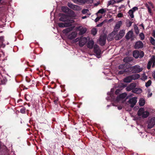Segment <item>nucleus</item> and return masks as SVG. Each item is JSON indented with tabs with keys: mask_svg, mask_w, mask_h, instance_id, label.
<instances>
[{
	"mask_svg": "<svg viewBox=\"0 0 155 155\" xmlns=\"http://www.w3.org/2000/svg\"><path fill=\"white\" fill-rule=\"evenodd\" d=\"M137 114L143 118H146L149 115L150 113L148 111H145L143 108H141L138 110Z\"/></svg>",
	"mask_w": 155,
	"mask_h": 155,
	"instance_id": "f257e3e1",
	"label": "nucleus"
},
{
	"mask_svg": "<svg viewBox=\"0 0 155 155\" xmlns=\"http://www.w3.org/2000/svg\"><path fill=\"white\" fill-rule=\"evenodd\" d=\"M128 72H132V73H138L142 70V68L140 66L136 65L134 66L129 67L127 68Z\"/></svg>",
	"mask_w": 155,
	"mask_h": 155,
	"instance_id": "f03ea898",
	"label": "nucleus"
},
{
	"mask_svg": "<svg viewBox=\"0 0 155 155\" xmlns=\"http://www.w3.org/2000/svg\"><path fill=\"white\" fill-rule=\"evenodd\" d=\"M79 41V45L81 47H83L87 42V39L84 37H81L80 38H78L75 40V41L77 42Z\"/></svg>",
	"mask_w": 155,
	"mask_h": 155,
	"instance_id": "7ed1b4c3",
	"label": "nucleus"
},
{
	"mask_svg": "<svg viewBox=\"0 0 155 155\" xmlns=\"http://www.w3.org/2000/svg\"><path fill=\"white\" fill-rule=\"evenodd\" d=\"M144 52L142 51H139L137 50H135L133 52V56L136 58L139 57L141 58L144 56Z\"/></svg>",
	"mask_w": 155,
	"mask_h": 155,
	"instance_id": "20e7f679",
	"label": "nucleus"
},
{
	"mask_svg": "<svg viewBox=\"0 0 155 155\" xmlns=\"http://www.w3.org/2000/svg\"><path fill=\"white\" fill-rule=\"evenodd\" d=\"M147 128L150 129L153 127L155 124V117H153L149 119L147 122Z\"/></svg>",
	"mask_w": 155,
	"mask_h": 155,
	"instance_id": "39448f33",
	"label": "nucleus"
},
{
	"mask_svg": "<svg viewBox=\"0 0 155 155\" xmlns=\"http://www.w3.org/2000/svg\"><path fill=\"white\" fill-rule=\"evenodd\" d=\"M74 20H69V22L68 23H59L58 24V25L61 28L67 27L71 26V24L74 23Z\"/></svg>",
	"mask_w": 155,
	"mask_h": 155,
	"instance_id": "423d86ee",
	"label": "nucleus"
},
{
	"mask_svg": "<svg viewBox=\"0 0 155 155\" xmlns=\"http://www.w3.org/2000/svg\"><path fill=\"white\" fill-rule=\"evenodd\" d=\"M153 63V65L152 66V67H154L155 66V56L154 55H153L150 59V60L149 61L147 65V68L149 69L151 67V66Z\"/></svg>",
	"mask_w": 155,
	"mask_h": 155,
	"instance_id": "0eeeda50",
	"label": "nucleus"
},
{
	"mask_svg": "<svg viewBox=\"0 0 155 155\" xmlns=\"http://www.w3.org/2000/svg\"><path fill=\"white\" fill-rule=\"evenodd\" d=\"M59 20L61 21L68 23L69 22V20H72L68 18V15L64 14H62L61 15V17L60 18Z\"/></svg>",
	"mask_w": 155,
	"mask_h": 155,
	"instance_id": "6e6552de",
	"label": "nucleus"
},
{
	"mask_svg": "<svg viewBox=\"0 0 155 155\" xmlns=\"http://www.w3.org/2000/svg\"><path fill=\"white\" fill-rule=\"evenodd\" d=\"M106 39V36L105 35H101L99 39V43L100 44L103 46L105 44V42Z\"/></svg>",
	"mask_w": 155,
	"mask_h": 155,
	"instance_id": "1a4fd4ad",
	"label": "nucleus"
},
{
	"mask_svg": "<svg viewBox=\"0 0 155 155\" xmlns=\"http://www.w3.org/2000/svg\"><path fill=\"white\" fill-rule=\"evenodd\" d=\"M77 29L79 31L78 34L80 35H83L84 34L87 30L86 28L83 27L82 26H79L77 27Z\"/></svg>",
	"mask_w": 155,
	"mask_h": 155,
	"instance_id": "9d476101",
	"label": "nucleus"
},
{
	"mask_svg": "<svg viewBox=\"0 0 155 155\" xmlns=\"http://www.w3.org/2000/svg\"><path fill=\"white\" fill-rule=\"evenodd\" d=\"M137 98L135 97L132 98L129 100L128 102L131 104L130 107H133L136 104L137 102Z\"/></svg>",
	"mask_w": 155,
	"mask_h": 155,
	"instance_id": "9b49d317",
	"label": "nucleus"
},
{
	"mask_svg": "<svg viewBox=\"0 0 155 155\" xmlns=\"http://www.w3.org/2000/svg\"><path fill=\"white\" fill-rule=\"evenodd\" d=\"M94 48V52L97 55H100L101 53V51L97 45H95Z\"/></svg>",
	"mask_w": 155,
	"mask_h": 155,
	"instance_id": "f8f14e48",
	"label": "nucleus"
},
{
	"mask_svg": "<svg viewBox=\"0 0 155 155\" xmlns=\"http://www.w3.org/2000/svg\"><path fill=\"white\" fill-rule=\"evenodd\" d=\"M125 33L124 30H120L119 34L117 35H116V39L118 40L124 36Z\"/></svg>",
	"mask_w": 155,
	"mask_h": 155,
	"instance_id": "ddd939ff",
	"label": "nucleus"
},
{
	"mask_svg": "<svg viewBox=\"0 0 155 155\" xmlns=\"http://www.w3.org/2000/svg\"><path fill=\"white\" fill-rule=\"evenodd\" d=\"M68 6L70 8L74 10H79L80 9V7L76 5H74L71 3H68Z\"/></svg>",
	"mask_w": 155,
	"mask_h": 155,
	"instance_id": "4468645a",
	"label": "nucleus"
},
{
	"mask_svg": "<svg viewBox=\"0 0 155 155\" xmlns=\"http://www.w3.org/2000/svg\"><path fill=\"white\" fill-rule=\"evenodd\" d=\"M78 33L76 31L72 32L71 34H69L68 36V39L70 40L73 39L75 38L77 35Z\"/></svg>",
	"mask_w": 155,
	"mask_h": 155,
	"instance_id": "2eb2a0df",
	"label": "nucleus"
},
{
	"mask_svg": "<svg viewBox=\"0 0 155 155\" xmlns=\"http://www.w3.org/2000/svg\"><path fill=\"white\" fill-rule=\"evenodd\" d=\"M136 87V84L134 83H132L128 86L126 88V90L127 91H130L133 90Z\"/></svg>",
	"mask_w": 155,
	"mask_h": 155,
	"instance_id": "dca6fc26",
	"label": "nucleus"
},
{
	"mask_svg": "<svg viewBox=\"0 0 155 155\" xmlns=\"http://www.w3.org/2000/svg\"><path fill=\"white\" fill-rule=\"evenodd\" d=\"M122 24V21H120L117 22L114 28V31H118V29L120 28Z\"/></svg>",
	"mask_w": 155,
	"mask_h": 155,
	"instance_id": "f3484780",
	"label": "nucleus"
},
{
	"mask_svg": "<svg viewBox=\"0 0 155 155\" xmlns=\"http://www.w3.org/2000/svg\"><path fill=\"white\" fill-rule=\"evenodd\" d=\"M143 46V44L141 41L137 42L135 44L134 47L135 49L142 48Z\"/></svg>",
	"mask_w": 155,
	"mask_h": 155,
	"instance_id": "a211bd4d",
	"label": "nucleus"
},
{
	"mask_svg": "<svg viewBox=\"0 0 155 155\" xmlns=\"http://www.w3.org/2000/svg\"><path fill=\"white\" fill-rule=\"evenodd\" d=\"M133 32L132 31H129L125 36V38L126 39L129 40L133 36Z\"/></svg>",
	"mask_w": 155,
	"mask_h": 155,
	"instance_id": "6ab92c4d",
	"label": "nucleus"
},
{
	"mask_svg": "<svg viewBox=\"0 0 155 155\" xmlns=\"http://www.w3.org/2000/svg\"><path fill=\"white\" fill-rule=\"evenodd\" d=\"M132 91L137 94H140L142 92V90L140 88H136L133 90Z\"/></svg>",
	"mask_w": 155,
	"mask_h": 155,
	"instance_id": "aec40b11",
	"label": "nucleus"
},
{
	"mask_svg": "<svg viewBox=\"0 0 155 155\" xmlns=\"http://www.w3.org/2000/svg\"><path fill=\"white\" fill-rule=\"evenodd\" d=\"M73 28L74 27H72L64 29L63 31L62 32L63 33L67 34L70 31H72L73 29Z\"/></svg>",
	"mask_w": 155,
	"mask_h": 155,
	"instance_id": "412c9836",
	"label": "nucleus"
},
{
	"mask_svg": "<svg viewBox=\"0 0 155 155\" xmlns=\"http://www.w3.org/2000/svg\"><path fill=\"white\" fill-rule=\"evenodd\" d=\"M94 45V42L93 40L89 41L87 44V47L88 48L90 49H91L93 48Z\"/></svg>",
	"mask_w": 155,
	"mask_h": 155,
	"instance_id": "4be33fe9",
	"label": "nucleus"
},
{
	"mask_svg": "<svg viewBox=\"0 0 155 155\" xmlns=\"http://www.w3.org/2000/svg\"><path fill=\"white\" fill-rule=\"evenodd\" d=\"M127 64H122L120 65L118 67L119 69L123 70H127Z\"/></svg>",
	"mask_w": 155,
	"mask_h": 155,
	"instance_id": "5701e85b",
	"label": "nucleus"
},
{
	"mask_svg": "<svg viewBox=\"0 0 155 155\" xmlns=\"http://www.w3.org/2000/svg\"><path fill=\"white\" fill-rule=\"evenodd\" d=\"M61 9L62 11L65 13H68L69 12L70 9L69 8L65 6H63L61 7Z\"/></svg>",
	"mask_w": 155,
	"mask_h": 155,
	"instance_id": "b1692460",
	"label": "nucleus"
},
{
	"mask_svg": "<svg viewBox=\"0 0 155 155\" xmlns=\"http://www.w3.org/2000/svg\"><path fill=\"white\" fill-rule=\"evenodd\" d=\"M132 80H135L139 78L140 75L138 74H135L131 75Z\"/></svg>",
	"mask_w": 155,
	"mask_h": 155,
	"instance_id": "393cba45",
	"label": "nucleus"
},
{
	"mask_svg": "<svg viewBox=\"0 0 155 155\" xmlns=\"http://www.w3.org/2000/svg\"><path fill=\"white\" fill-rule=\"evenodd\" d=\"M132 80V79L130 76L127 77L124 79V82L126 83H129Z\"/></svg>",
	"mask_w": 155,
	"mask_h": 155,
	"instance_id": "a878e982",
	"label": "nucleus"
},
{
	"mask_svg": "<svg viewBox=\"0 0 155 155\" xmlns=\"http://www.w3.org/2000/svg\"><path fill=\"white\" fill-rule=\"evenodd\" d=\"M132 61V58L130 57H127L123 59V61L124 62L128 63Z\"/></svg>",
	"mask_w": 155,
	"mask_h": 155,
	"instance_id": "bb28decb",
	"label": "nucleus"
},
{
	"mask_svg": "<svg viewBox=\"0 0 155 155\" xmlns=\"http://www.w3.org/2000/svg\"><path fill=\"white\" fill-rule=\"evenodd\" d=\"M139 103L140 106H143L145 104V101L143 98H140L139 100Z\"/></svg>",
	"mask_w": 155,
	"mask_h": 155,
	"instance_id": "cd10ccee",
	"label": "nucleus"
},
{
	"mask_svg": "<svg viewBox=\"0 0 155 155\" xmlns=\"http://www.w3.org/2000/svg\"><path fill=\"white\" fill-rule=\"evenodd\" d=\"M115 3H116V1L114 0H110L108 2L107 6H108L111 5H113Z\"/></svg>",
	"mask_w": 155,
	"mask_h": 155,
	"instance_id": "c85d7f7f",
	"label": "nucleus"
},
{
	"mask_svg": "<svg viewBox=\"0 0 155 155\" xmlns=\"http://www.w3.org/2000/svg\"><path fill=\"white\" fill-rule=\"evenodd\" d=\"M129 14L130 15V17L131 18H133L134 17V15H133L134 13V11H133L132 10L130 9L129 12H128Z\"/></svg>",
	"mask_w": 155,
	"mask_h": 155,
	"instance_id": "c756f323",
	"label": "nucleus"
},
{
	"mask_svg": "<svg viewBox=\"0 0 155 155\" xmlns=\"http://www.w3.org/2000/svg\"><path fill=\"white\" fill-rule=\"evenodd\" d=\"M151 81L150 80H149L146 83L145 86L146 87H148L150 86L151 84Z\"/></svg>",
	"mask_w": 155,
	"mask_h": 155,
	"instance_id": "7c9ffc66",
	"label": "nucleus"
},
{
	"mask_svg": "<svg viewBox=\"0 0 155 155\" xmlns=\"http://www.w3.org/2000/svg\"><path fill=\"white\" fill-rule=\"evenodd\" d=\"M127 96L126 94L125 93H122L119 95V97L121 98H125Z\"/></svg>",
	"mask_w": 155,
	"mask_h": 155,
	"instance_id": "2f4dec72",
	"label": "nucleus"
},
{
	"mask_svg": "<svg viewBox=\"0 0 155 155\" xmlns=\"http://www.w3.org/2000/svg\"><path fill=\"white\" fill-rule=\"evenodd\" d=\"M128 70H122L120 71H119L118 72V74H124L125 72H128Z\"/></svg>",
	"mask_w": 155,
	"mask_h": 155,
	"instance_id": "473e14b6",
	"label": "nucleus"
},
{
	"mask_svg": "<svg viewBox=\"0 0 155 155\" xmlns=\"http://www.w3.org/2000/svg\"><path fill=\"white\" fill-rule=\"evenodd\" d=\"M105 12V11L104 10V9L102 8L100 10H99L98 12L96 14L97 15V14L99 13H100L101 14H103Z\"/></svg>",
	"mask_w": 155,
	"mask_h": 155,
	"instance_id": "72a5a7b5",
	"label": "nucleus"
},
{
	"mask_svg": "<svg viewBox=\"0 0 155 155\" xmlns=\"http://www.w3.org/2000/svg\"><path fill=\"white\" fill-rule=\"evenodd\" d=\"M150 41L152 45H155V40L152 37L150 38Z\"/></svg>",
	"mask_w": 155,
	"mask_h": 155,
	"instance_id": "f704fd0d",
	"label": "nucleus"
},
{
	"mask_svg": "<svg viewBox=\"0 0 155 155\" xmlns=\"http://www.w3.org/2000/svg\"><path fill=\"white\" fill-rule=\"evenodd\" d=\"M91 33L94 35H95L97 33V30L96 28H93L91 30Z\"/></svg>",
	"mask_w": 155,
	"mask_h": 155,
	"instance_id": "c9c22d12",
	"label": "nucleus"
},
{
	"mask_svg": "<svg viewBox=\"0 0 155 155\" xmlns=\"http://www.w3.org/2000/svg\"><path fill=\"white\" fill-rule=\"evenodd\" d=\"M139 35L141 40H143L144 39L145 36L144 34L143 33H140Z\"/></svg>",
	"mask_w": 155,
	"mask_h": 155,
	"instance_id": "e433bc0d",
	"label": "nucleus"
},
{
	"mask_svg": "<svg viewBox=\"0 0 155 155\" xmlns=\"http://www.w3.org/2000/svg\"><path fill=\"white\" fill-rule=\"evenodd\" d=\"M134 29L135 30L136 33L137 34H138V33H139V30L138 29V27L137 26H135L134 27Z\"/></svg>",
	"mask_w": 155,
	"mask_h": 155,
	"instance_id": "4c0bfd02",
	"label": "nucleus"
},
{
	"mask_svg": "<svg viewBox=\"0 0 155 155\" xmlns=\"http://www.w3.org/2000/svg\"><path fill=\"white\" fill-rule=\"evenodd\" d=\"M89 11V10L88 9H84L82 10V13L84 14L87 13Z\"/></svg>",
	"mask_w": 155,
	"mask_h": 155,
	"instance_id": "58836bf2",
	"label": "nucleus"
},
{
	"mask_svg": "<svg viewBox=\"0 0 155 155\" xmlns=\"http://www.w3.org/2000/svg\"><path fill=\"white\" fill-rule=\"evenodd\" d=\"M93 0H85V3H87L88 4L91 3L93 2Z\"/></svg>",
	"mask_w": 155,
	"mask_h": 155,
	"instance_id": "ea45409f",
	"label": "nucleus"
},
{
	"mask_svg": "<svg viewBox=\"0 0 155 155\" xmlns=\"http://www.w3.org/2000/svg\"><path fill=\"white\" fill-rule=\"evenodd\" d=\"M102 18V16H100L97 17L95 20V21L96 22L98 21L101 18Z\"/></svg>",
	"mask_w": 155,
	"mask_h": 155,
	"instance_id": "a19ab883",
	"label": "nucleus"
},
{
	"mask_svg": "<svg viewBox=\"0 0 155 155\" xmlns=\"http://www.w3.org/2000/svg\"><path fill=\"white\" fill-rule=\"evenodd\" d=\"M113 38L111 35L108 36L107 38V40L108 41H111L112 40Z\"/></svg>",
	"mask_w": 155,
	"mask_h": 155,
	"instance_id": "79ce46f5",
	"label": "nucleus"
},
{
	"mask_svg": "<svg viewBox=\"0 0 155 155\" xmlns=\"http://www.w3.org/2000/svg\"><path fill=\"white\" fill-rule=\"evenodd\" d=\"M85 0H78V3H85Z\"/></svg>",
	"mask_w": 155,
	"mask_h": 155,
	"instance_id": "37998d69",
	"label": "nucleus"
},
{
	"mask_svg": "<svg viewBox=\"0 0 155 155\" xmlns=\"http://www.w3.org/2000/svg\"><path fill=\"white\" fill-rule=\"evenodd\" d=\"M120 91V89H117L116 91L115 92V93L117 95L119 93Z\"/></svg>",
	"mask_w": 155,
	"mask_h": 155,
	"instance_id": "c03bdc74",
	"label": "nucleus"
},
{
	"mask_svg": "<svg viewBox=\"0 0 155 155\" xmlns=\"http://www.w3.org/2000/svg\"><path fill=\"white\" fill-rule=\"evenodd\" d=\"M138 9V8L137 7H133L132 9L131 10H133L134 11V12L136 10H137Z\"/></svg>",
	"mask_w": 155,
	"mask_h": 155,
	"instance_id": "a18cd8bd",
	"label": "nucleus"
},
{
	"mask_svg": "<svg viewBox=\"0 0 155 155\" xmlns=\"http://www.w3.org/2000/svg\"><path fill=\"white\" fill-rule=\"evenodd\" d=\"M104 21H103V22H101V23L97 25V27L101 26L102 25H103V24H104Z\"/></svg>",
	"mask_w": 155,
	"mask_h": 155,
	"instance_id": "49530a36",
	"label": "nucleus"
},
{
	"mask_svg": "<svg viewBox=\"0 0 155 155\" xmlns=\"http://www.w3.org/2000/svg\"><path fill=\"white\" fill-rule=\"evenodd\" d=\"M123 16V15L122 13H119L117 15V16L119 17V18H120V17H122Z\"/></svg>",
	"mask_w": 155,
	"mask_h": 155,
	"instance_id": "de8ad7c7",
	"label": "nucleus"
},
{
	"mask_svg": "<svg viewBox=\"0 0 155 155\" xmlns=\"http://www.w3.org/2000/svg\"><path fill=\"white\" fill-rule=\"evenodd\" d=\"M152 35L155 38V31L153 30L152 34Z\"/></svg>",
	"mask_w": 155,
	"mask_h": 155,
	"instance_id": "09e8293b",
	"label": "nucleus"
},
{
	"mask_svg": "<svg viewBox=\"0 0 155 155\" xmlns=\"http://www.w3.org/2000/svg\"><path fill=\"white\" fill-rule=\"evenodd\" d=\"M153 78L155 79V70L153 72Z\"/></svg>",
	"mask_w": 155,
	"mask_h": 155,
	"instance_id": "8fccbe9b",
	"label": "nucleus"
},
{
	"mask_svg": "<svg viewBox=\"0 0 155 155\" xmlns=\"http://www.w3.org/2000/svg\"><path fill=\"white\" fill-rule=\"evenodd\" d=\"M72 1L75 3L76 4H78V0H72Z\"/></svg>",
	"mask_w": 155,
	"mask_h": 155,
	"instance_id": "3c124183",
	"label": "nucleus"
},
{
	"mask_svg": "<svg viewBox=\"0 0 155 155\" xmlns=\"http://www.w3.org/2000/svg\"><path fill=\"white\" fill-rule=\"evenodd\" d=\"M124 0H116V3H119L120 2H121V1H123Z\"/></svg>",
	"mask_w": 155,
	"mask_h": 155,
	"instance_id": "603ef678",
	"label": "nucleus"
},
{
	"mask_svg": "<svg viewBox=\"0 0 155 155\" xmlns=\"http://www.w3.org/2000/svg\"><path fill=\"white\" fill-rule=\"evenodd\" d=\"M147 8H148V12L150 13H151V10L150 8L149 7H147Z\"/></svg>",
	"mask_w": 155,
	"mask_h": 155,
	"instance_id": "864d4df0",
	"label": "nucleus"
},
{
	"mask_svg": "<svg viewBox=\"0 0 155 155\" xmlns=\"http://www.w3.org/2000/svg\"><path fill=\"white\" fill-rule=\"evenodd\" d=\"M100 2H98L97 3H95L94 4V5L95 6H97L99 4H100Z\"/></svg>",
	"mask_w": 155,
	"mask_h": 155,
	"instance_id": "5fc2aeb1",
	"label": "nucleus"
},
{
	"mask_svg": "<svg viewBox=\"0 0 155 155\" xmlns=\"http://www.w3.org/2000/svg\"><path fill=\"white\" fill-rule=\"evenodd\" d=\"M20 112L22 113H24V112H25V111L23 109H21L20 110Z\"/></svg>",
	"mask_w": 155,
	"mask_h": 155,
	"instance_id": "6e6d98bb",
	"label": "nucleus"
},
{
	"mask_svg": "<svg viewBox=\"0 0 155 155\" xmlns=\"http://www.w3.org/2000/svg\"><path fill=\"white\" fill-rule=\"evenodd\" d=\"M152 93H150L149 94H148V97H150V96H152Z\"/></svg>",
	"mask_w": 155,
	"mask_h": 155,
	"instance_id": "4d7b16f0",
	"label": "nucleus"
},
{
	"mask_svg": "<svg viewBox=\"0 0 155 155\" xmlns=\"http://www.w3.org/2000/svg\"><path fill=\"white\" fill-rule=\"evenodd\" d=\"M118 108L119 110H121L122 108V107L121 106L118 107Z\"/></svg>",
	"mask_w": 155,
	"mask_h": 155,
	"instance_id": "13d9d810",
	"label": "nucleus"
},
{
	"mask_svg": "<svg viewBox=\"0 0 155 155\" xmlns=\"http://www.w3.org/2000/svg\"><path fill=\"white\" fill-rule=\"evenodd\" d=\"M87 16H83V17H82V18L83 19H85V18H87Z\"/></svg>",
	"mask_w": 155,
	"mask_h": 155,
	"instance_id": "bf43d9fd",
	"label": "nucleus"
},
{
	"mask_svg": "<svg viewBox=\"0 0 155 155\" xmlns=\"http://www.w3.org/2000/svg\"><path fill=\"white\" fill-rule=\"evenodd\" d=\"M140 25L144 29V26L143 25V24H141Z\"/></svg>",
	"mask_w": 155,
	"mask_h": 155,
	"instance_id": "052dcab7",
	"label": "nucleus"
},
{
	"mask_svg": "<svg viewBox=\"0 0 155 155\" xmlns=\"http://www.w3.org/2000/svg\"><path fill=\"white\" fill-rule=\"evenodd\" d=\"M130 26L131 24V22H130Z\"/></svg>",
	"mask_w": 155,
	"mask_h": 155,
	"instance_id": "680f3d73",
	"label": "nucleus"
},
{
	"mask_svg": "<svg viewBox=\"0 0 155 155\" xmlns=\"http://www.w3.org/2000/svg\"><path fill=\"white\" fill-rule=\"evenodd\" d=\"M54 102H56V101H54Z\"/></svg>",
	"mask_w": 155,
	"mask_h": 155,
	"instance_id": "e2e57ef3",
	"label": "nucleus"
}]
</instances>
